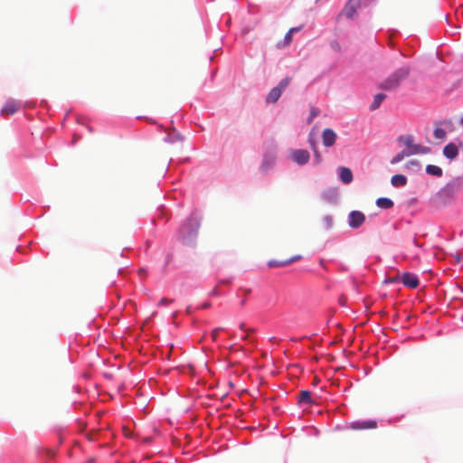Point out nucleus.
I'll use <instances>...</instances> for the list:
<instances>
[{"label": "nucleus", "instance_id": "1", "mask_svg": "<svg viewBox=\"0 0 463 463\" xmlns=\"http://www.w3.org/2000/svg\"><path fill=\"white\" fill-rule=\"evenodd\" d=\"M202 220V213L197 209L193 210L190 215L182 222L177 232V240L184 245L194 247L196 243Z\"/></svg>", "mask_w": 463, "mask_h": 463}, {"label": "nucleus", "instance_id": "2", "mask_svg": "<svg viewBox=\"0 0 463 463\" xmlns=\"http://www.w3.org/2000/svg\"><path fill=\"white\" fill-rule=\"evenodd\" d=\"M462 188L463 177H454L435 194L433 200L439 205L447 206L452 203Z\"/></svg>", "mask_w": 463, "mask_h": 463}, {"label": "nucleus", "instance_id": "3", "mask_svg": "<svg viewBox=\"0 0 463 463\" xmlns=\"http://www.w3.org/2000/svg\"><path fill=\"white\" fill-rule=\"evenodd\" d=\"M291 80L290 77H285L283 78L277 86L273 87L269 92L268 93L266 97V102L267 103H276L279 98L281 97L282 93L285 91L287 87L289 85Z\"/></svg>", "mask_w": 463, "mask_h": 463}, {"label": "nucleus", "instance_id": "4", "mask_svg": "<svg viewBox=\"0 0 463 463\" xmlns=\"http://www.w3.org/2000/svg\"><path fill=\"white\" fill-rule=\"evenodd\" d=\"M361 0H348L345 3L341 14L348 20H353L357 14V10L361 8Z\"/></svg>", "mask_w": 463, "mask_h": 463}, {"label": "nucleus", "instance_id": "5", "mask_svg": "<svg viewBox=\"0 0 463 463\" xmlns=\"http://www.w3.org/2000/svg\"><path fill=\"white\" fill-rule=\"evenodd\" d=\"M365 215L364 213L358 210L351 211L347 217V223L352 229L360 228L365 222Z\"/></svg>", "mask_w": 463, "mask_h": 463}, {"label": "nucleus", "instance_id": "6", "mask_svg": "<svg viewBox=\"0 0 463 463\" xmlns=\"http://www.w3.org/2000/svg\"><path fill=\"white\" fill-rule=\"evenodd\" d=\"M401 281L403 286L411 289L417 288L420 285V279L418 276L409 271H405L402 274Z\"/></svg>", "mask_w": 463, "mask_h": 463}, {"label": "nucleus", "instance_id": "7", "mask_svg": "<svg viewBox=\"0 0 463 463\" xmlns=\"http://www.w3.org/2000/svg\"><path fill=\"white\" fill-rule=\"evenodd\" d=\"M310 158V154L306 149H296L292 151V159L299 165H306Z\"/></svg>", "mask_w": 463, "mask_h": 463}, {"label": "nucleus", "instance_id": "8", "mask_svg": "<svg viewBox=\"0 0 463 463\" xmlns=\"http://www.w3.org/2000/svg\"><path fill=\"white\" fill-rule=\"evenodd\" d=\"M350 426L353 430H368L376 428L377 422L373 420H360L352 421Z\"/></svg>", "mask_w": 463, "mask_h": 463}, {"label": "nucleus", "instance_id": "9", "mask_svg": "<svg viewBox=\"0 0 463 463\" xmlns=\"http://www.w3.org/2000/svg\"><path fill=\"white\" fill-rule=\"evenodd\" d=\"M323 145L326 147L332 146L336 140V134L332 128H325L322 133Z\"/></svg>", "mask_w": 463, "mask_h": 463}, {"label": "nucleus", "instance_id": "10", "mask_svg": "<svg viewBox=\"0 0 463 463\" xmlns=\"http://www.w3.org/2000/svg\"><path fill=\"white\" fill-rule=\"evenodd\" d=\"M21 103L14 99H8L1 109L2 114L13 115L20 109Z\"/></svg>", "mask_w": 463, "mask_h": 463}, {"label": "nucleus", "instance_id": "11", "mask_svg": "<svg viewBox=\"0 0 463 463\" xmlns=\"http://www.w3.org/2000/svg\"><path fill=\"white\" fill-rule=\"evenodd\" d=\"M399 86L400 84L398 81L392 78V74H390L383 82L379 84L378 88L383 90L390 91L398 89Z\"/></svg>", "mask_w": 463, "mask_h": 463}, {"label": "nucleus", "instance_id": "12", "mask_svg": "<svg viewBox=\"0 0 463 463\" xmlns=\"http://www.w3.org/2000/svg\"><path fill=\"white\" fill-rule=\"evenodd\" d=\"M443 156L449 159L454 160L458 156V148L456 144L449 142L443 148Z\"/></svg>", "mask_w": 463, "mask_h": 463}, {"label": "nucleus", "instance_id": "13", "mask_svg": "<svg viewBox=\"0 0 463 463\" xmlns=\"http://www.w3.org/2000/svg\"><path fill=\"white\" fill-rule=\"evenodd\" d=\"M338 175L340 181L345 184H350L354 178L351 169L345 166H340L338 168Z\"/></svg>", "mask_w": 463, "mask_h": 463}, {"label": "nucleus", "instance_id": "14", "mask_svg": "<svg viewBox=\"0 0 463 463\" xmlns=\"http://www.w3.org/2000/svg\"><path fill=\"white\" fill-rule=\"evenodd\" d=\"M411 72V68L409 66H403L397 70H395L392 75V78H394L398 83L401 85V82L405 80Z\"/></svg>", "mask_w": 463, "mask_h": 463}, {"label": "nucleus", "instance_id": "15", "mask_svg": "<svg viewBox=\"0 0 463 463\" xmlns=\"http://www.w3.org/2000/svg\"><path fill=\"white\" fill-rule=\"evenodd\" d=\"M314 401L311 396V392L308 390H303L298 395V404L302 405H312Z\"/></svg>", "mask_w": 463, "mask_h": 463}, {"label": "nucleus", "instance_id": "16", "mask_svg": "<svg viewBox=\"0 0 463 463\" xmlns=\"http://www.w3.org/2000/svg\"><path fill=\"white\" fill-rule=\"evenodd\" d=\"M275 156L273 155L265 154L260 165L262 173L269 171L275 163Z\"/></svg>", "mask_w": 463, "mask_h": 463}, {"label": "nucleus", "instance_id": "17", "mask_svg": "<svg viewBox=\"0 0 463 463\" xmlns=\"http://www.w3.org/2000/svg\"><path fill=\"white\" fill-rule=\"evenodd\" d=\"M407 177L402 174H396L392 176L391 184L393 187L401 188L407 184Z\"/></svg>", "mask_w": 463, "mask_h": 463}, {"label": "nucleus", "instance_id": "18", "mask_svg": "<svg viewBox=\"0 0 463 463\" xmlns=\"http://www.w3.org/2000/svg\"><path fill=\"white\" fill-rule=\"evenodd\" d=\"M398 141L402 142L407 146V149H405L406 151H412L413 147L419 145L414 144V138L411 135L400 136L398 137Z\"/></svg>", "mask_w": 463, "mask_h": 463}, {"label": "nucleus", "instance_id": "19", "mask_svg": "<svg viewBox=\"0 0 463 463\" xmlns=\"http://www.w3.org/2000/svg\"><path fill=\"white\" fill-rule=\"evenodd\" d=\"M376 206L383 209V210H389L393 207L394 203L392 199L388 197H379L376 202Z\"/></svg>", "mask_w": 463, "mask_h": 463}, {"label": "nucleus", "instance_id": "20", "mask_svg": "<svg viewBox=\"0 0 463 463\" xmlns=\"http://www.w3.org/2000/svg\"><path fill=\"white\" fill-rule=\"evenodd\" d=\"M385 99L386 95L384 93H377L376 95H374L373 100L369 106V109L371 111L376 110Z\"/></svg>", "mask_w": 463, "mask_h": 463}, {"label": "nucleus", "instance_id": "21", "mask_svg": "<svg viewBox=\"0 0 463 463\" xmlns=\"http://www.w3.org/2000/svg\"><path fill=\"white\" fill-rule=\"evenodd\" d=\"M425 172L427 175L435 177H441L443 175L442 168L435 165H428L426 166Z\"/></svg>", "mask_w": 463, "mask_h": 463}, {"label": "nucleus", "instance_id": "22", "mask_svg": "<svg viewBox=\"0 0 463 463\" xmlns=\"http://www.w3.org/2000/svg\"><path fill=\"white\" fill-rule=\"evenodd\" d=\"M411 156V151L402 150L399 153H397L392 159L391 164L395 165L400 163L405 156Z\"/></svg>", "mask_w": 463, "mask_h": 463}, {"label": "nucleus", "instance_id": "23", "mask_svg": "<svg viewBox=\"0 0 463 463\" xmlns=\"http://www.w3.org/2000/svg\"><path fill=\"white\" fill-rule=\"evenodd\" d=\"M430 152H431V148L430 146H421L419 144L418 146L413 147V150L411 151V156L418 155V154L426 155V154H430Z\"/></svg>", "mask_w": 463, "mask_h": 463}, {"label": "nucleus", "instance_id": "24", "mask_svg": "<svg viewBox=\"0 0 463 463\" xmlns=\"http://www.w3.org/2000/svg\"><path fill=\"white\" fill-rule=\"evenodd\" d=\"M181 140H183V137L178 132L169 133L165 137V141L167 143H171V144L175 143L177 141H181Z\"/></svg>", "mask_w": 463, "mask_h": 463}, {"label": "nucleus", "instance_id": "25", "mask_svg": "<svg viewBox=\"0 0 463 463\" xmlns=\"http://www.w3.org/2000/svg\"><path fill=\"white\" fill-rule=\"evenodd\" d=\"M336 195V193L333 190L325 191L322 194V197L324 200L327 202H332Z\"/></svg>", "mask_w": 463, "mask_h": 463}, {"label": "nucleus", "instance_id": "26", "mask_svg": "<svg viewBox=\"0 0 463 463\" xmlns=\"http://www.w3.org/2000/svg\"><path fill=\"white\" fill-rule=\"evenodd\" d=\"M433 135L437 139H443L446 137V131L442 128H436L433 131Z\"/></svg>", "mask_w": 463, "mask_h": 463}, {"label": "nucleus", "instance_id": "27", "mask_svg": "<svg viewBox=\"0 0 463 463\" xmlns=\"http://www.w3.org/2000/svg\"><path fill=\"white\" fill-rule=\"evenodd\" d=\"M406 167L409 168V169H414V170H419L420 168V164L418 160L416 159H411L410 161H408L406 163Z\"/></svg>", "mask_w": 463, "mask_h": 463}, {"label": "nucleus", "instance_id": "28", "mask_svg": "<svg viewBox=\"0 0 463 463\" xmlns=\"http://www.w3.org/2000/svg\"><path fill=\"white\" fill-rule=\"evenodd\" d=\"M288 263H287V260H283V261H279V260H271L268 262V266L269 268H277V267H283V266H287Z\"/></svg>", "mask_w": 463, "mask_h": 463}, {"label": "nucleus", "instance_id": "29", "mask_svg": "<svg viewBox=\"0 0 463 463\" xmlns=\"http://www.w3.org/2000/svg\"><path fill=\"white\" fill-rule=\"evenodd\" d=\"M323 223L326 230H330L333 227V218L331 215H325L323 217Z\"/></svg>", "mask_w": 463, "mask_h": 463}, {"label": "nucleus", "instance_id": "30", "mask_svg": "<svg viewBox=\"0 0 463 463\" xmlns=\"http://www.w3.org/2000/svg\"><path fill=\"white\" fill-rule=\"evenodd\" d=\"M311 146L314 151L313 162L315 165H319L322 162V156H321L320 153L315 148L313 144H311Z\"/></svg>", "mask_w": 463, "mask_h": 463}, {"label": "nucleus", "instance_id": "31", "mask_svg": "<svg viewBox=\"0 0 463 463\" xmlns=\"http://www.w3.org/2000/svg\"><path fill=\"white\" fill-rule=\"evenodd\" d=\"M173 302V299H170V298H162L157 306L158 307H165V306H168L169 304H171Z\"/></svg>", "mask_w": 463, "mask_h": 463}, {"label": "nucleus", "instance_id": "32", "mask_svg": "<svg viewBox=\"0 0 463 463\" xmlns=\"http://www.w3.org/2000/svg\"><path fill=\"white\" fill-rule=\"evenodd\" d=\"M436 124L444 126L447 128H449L453 126V122L451 119H444L442 121L437 122Z\"/></svg>", "mask_w": 463, "mask_h": 463}, {"label": "nucleus", "instance_id": "33", "mask_svg": "<svg viewBox=\"0 0 463 463\" xmlns=\"http://www.w3.org/2000/svg\"><path fill=\"white\" fill-rule=\"evenodd\" d=\"M330 46L336 52H339L341 51V45L336 40L332 41L330 43Z\"/></svg>", "mask_w": 463, "mask_h": 463}, {"label": "nucleus", "instance_id": "34", "mask_svg": "<svg viewBox=\"0 0 463 463\" xmlns=\"http://www.w3.org/2000/svg\"><path fill=\"white\" fill-rule=\"evenodd\" d=\"M301 258H302L301 255H295V256H293V257H291V258H289V259H288L286 260H287L288 265H289L292 262H294V261H296L298 260H300Z\"/></svg>", "mask_w": 463, "mask_h": 463}, {"label": "nucleus", "instance_id": "35", "mask_svg": "<svg viewBox=\"0 0 463 463\" xmlns=\"http://www.w3.org/2000/svg\"><path fill=\"white\" fill-rule=\"evenodd\" d=\"M220 294L221 292L218 290V288H214L209 292V297H218Z\"/></svg>", "mask_w": 463, "mask_h": 463}, {"label": "nucleus", "instance_id": "36", "mask_svg": "<svg viewBox=\"0 0 463 463\" xmlns=\"http://www.w3.org/2000/svg\"><path fill=\"white\" fill-rule=\"evenodd\" d=\"M232 279H222L219 281V284H225V285H229L232 283Z\"/></svg>", "mask_w": 463, "mask_h": 463}, {"label": "nucleus", "instance_id": "37", "mask_svg": "<svg viewBox=\"0 0 463 463\" xmlns=\"http://www.w3.org/2000/svg\"><path fill=\"white\" fill-rule=\"evenodd\" d=\"M412 242H413L414 246H416L417 248H421L422 247V245L418 242V241L416 239V235L414 236Z\"/></svg>", "mask_w": 463, "mask_h": 463}, {"label": "nucleus", "instance_id": "38", "mask_svg": "<svg viewBox=\"0 0 463 463\" xmlns=\"http://www.w3.org/2000/svg\"><path fill=\"white\" fill-rule=\"evenodd\" d=\"M285 42H290L291 41V34L290 32H288L284 37Z\"/></svg>", "mask_w": 463, "mask_h": 463}, {"label": "nucleus", "instance_id": "39", "mask_svg": "<svg viewBox=\"0 0 463 463\" xmlns=\"http://www.w3.org/2000/svg\"><path fill=\"white\" fill-rule=\"evenodd\" d=\"M221 330V328H215L213 330V337L215 339L218 332Z\"/></svg>", "mask_w": 463, "mask_h": 463}, {"label": "nucleus", "instance_id": "40", "mask_svg": "<svg viewBox=\"0 0 463 463\" xmlns=\"http://www.w3.org/2000/svg\"><path fill=\"white\" fill-rule=\"evenodd\" d=\"M202 307L203 309H207V308L211 307V303L210 302H205V303L203 304Z\"/></svg>", "mask_w": 463, "mask_h": 463}, {"label": "nucleus", "instance_id": "41", "mask_svg": "<svg viewBox=\"0 0 463 463\" xmlns=\"http://www.w3.org/2000/svg\"><path fill=\"white\" fill-rule=\"evenodd\" d=\"M240 329L242 331V332H246V328H245V324L244 323H241L240 326H239Z\"/></svg>", "mask_w": 463, "mask_h": 463}, {"label": "nucleus", "instance_id": "42", "mask_svg": "<svg viewBox=\"0 0 463 463\" xmlns=\"http://www.w3.org/2000/svg\"><path fill=\"white\" fill-rule=\"evenodd\" d=\"M83 120H84V118H81V117H79V118H77V122H78V124H80V125H84Z\"/></svg>", "mask_w": 463, "mask_h": 463}, {"label": "nucleus", "instance_id": "43", "mask_svg": "<svg viewBox=\"0 0 463 463\" xmlns=\"http://www.w3.org/2000/svg\"><path fill=\"white\" fill-rule=\"evenodd\" d=\"M298 30H299V28L294 27V28H291L288 32H290V34H291L292 33H295V32H297Z\"/></svg>", "mask_w": 463, "mask_h": 463}, {"label": "nucleus", "instance_id": "44", "mask_svg": "<svg viewBox=\"0 0 463 463\" xmlns=\"http://www.w3.org/2000/svg\"><path fill=\"white\" fill-rule=\"evenodd\" d=\"M79 138H80V137H77V135H76V134H75V135H73V143H76V142H77V140H78Z\"/></svg>", "mask_w": 463, "mask_h": 463}, {"label": "nucleus", "instance_id": "45", "mask_svg": "<svg viewBox=\"0 0 463 463\" xmlns=\"http://www.w3.org/2000/svg\"><path fill=\"white\" fill-rule=\"evenodd\" d=\"M269 341H270L271 343H275V342L277 341V338H276L275 336H271V337L269 338Z\"/></svg>", "mask_w": 463, "mask_h": 463}, {"label": "nucleus", "instance_id": "46", "mask_svg": "<svg viewBox=\"0 0 463 463\" xmlns=\"http://www.w3.org/2000/svg\"><path fill=\"white\" fill-rule=\"evenodd\" d=\"M87 128H88V130H89V132H90V133H93V128H92V127H90V126H89V125H88V126H87Z\"/></svg>", "mask_w": 463, "mask_h": 463}, {"label": "nucleus", "instance_id": "47", "mask_svg": "<svg viewBox=\"0 0 463 463\" xmlns=\"http://www.w3.org/2000/svg\"><path fill=\"white\" fill-rule=\"evenodd\" d=\"M317 116V114L314 110H312L311 111V118H315Z\"/></svg>", "mask_w": 463, "mask_h": 463}, {"label": "nucleus", "instance_id": "48", "mask_svg": "<svg viewBox=\"0 0 463 463\" xmlns=\"http://www.w3.org/2000/svg\"><path fill=\"white\" fill-rule=\"evenodd\" d=\"M246 304V298H243L241 301V306H244Z\"/></svg>", "mask_w": 463, "mask_h": 463}, {"label": "nucleus", "instance_id": "49", "mask_svg": "<svg viewBox=\"0 0 463 463\" xmlns=\"http://www.w3.org/2000/svg\"><path fill=\"white\" fill-rule=\"evenodd\" d=\"M169 260H170V255H169V254H167V255H166V260H165V262H166V263H168Z\"/></svg>", "mask_w": 463, "mask_h": 463}, {"label": "nucleus", "instance_id": "50", "mask_svg": "<svg viewBox=\"0 0 463 463\" xmlns=\"http://www.w3.org/2000/svg\"><path fill=\"white\" fill-rule=\"evenodd\" d=\"M251 292V290L250 288L246 289V295L250 294Z\"/></svg>", "mask_w": 463, "mask_h": 463}, {"label": "nucleus", "instance_id": "51", "mask_svg": "<svg viewBox=\"0 0 463 463\" xmlns=\"http://www.w3.org/2000/svg\"><path fill=\"white\" fill-rule=\"evenodd\" d=\"M460 123L463 125V117L460 118Z\"/></svg>", "mask_w": 463, "mask_h": 463}]
</instances>
